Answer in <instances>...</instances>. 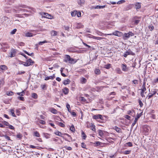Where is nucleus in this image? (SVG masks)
I'll use <instances>...</instances> for the list:
<instances>
[{
	"label": "nucleus",
	"instance_id": "38",
	"mask_svg": "<svg viewBox=\"0 0 158 158\" xmlns=\"http://www.w3.org/2000/svg\"><path fill=\"white\" fill-rule=\"evenodd\" d=\"M55 134L58 135L60 136H62V135H63V134L61 133L60 132L57 131L55 132Z\"/></svg>",
	"mask_w": 158,
	"mask_h": 158
},
{
	"label": "nucleus",
	"instance_id": "11",
	"mask_svg": "<svg viewBox=\"0 0 158 158\" xmlns=\"http://www.w3.org/2000/svg\"><path fill=\"white\" fill-rule=\"evenodd\" d=\"M139 117H140L139 115L138 114L136 116V117L135 118V120L134 122L132 124V126L133 127L134 126L136 122H137V120H138V119L139 118Z\"/></svg>",
	"mask_w": 158,
	"mask_h": 158
},
{
	"label": "nucleus",
	"instance_id": "16",
	"mask_svg": "<svg viewBox=\"0 0 158 158\" xmlns=\"http://www.w3.org/2000/svg\"><path fill=\"white\" fill-rule=\"evenodd\" d=\"M94 124L92 123H90L89 122H87L86 123V127L88 128H90L92 127L93 126V125Z\"/></svg>",
	"mask_w": 158,
	"mask_h": 158
},
{
	"label": "nucleus",
	"instance_id": "51",
	"mask_svg": "<svg viewBox=\"0 0 158 158\" xmlns=\"http://www.w3.org/2000/svg\"><path fill=\"white\" fill-rule=\"evenodd\" d=\"M93 118L95 119H97L99 118H98V114L97 115H94L93 117Z\"/></svg>",
	"mask_w": 158,
	"mask_h": 158
},
{
	"label": "nucleus",
	"instance_id": "1",
	"mask_svg": "<svg viewBox=\"0 0 158 158\" xmlns=\"http://www.w3.org/2000/svg\"><path fill=\"white\" fill-rule=\"evenodd\" d=\"M64 61L66 63L68 62L70 64H74L76 62L75 59L71 58L69 55H65Z\"/></svg>",
	"mask_w": 158,
	"mask_h": 158
},
{
	"label": "nucleus",
	"instance_id": "12",
	"mask_svg": "<svg viewBox=\"0 0 158 158\" xmlns=\"http://www.w3.org/2000/svg\"><path fill=\"white\" fill-rule=\"evenodd\" d=\"M145 84L146 82L145 81H144L142 85V89H141V90L143 91V92H144L146 90V89L145 86Z\"/></svg>",
	"mask_w": 158,
	"mask_h": 158
},
{
	"label": "nucleus",
	"instance_id": "20",
	"mask_svg": "<svg viewBox=\"0 0 158 158\" xmlns=\"http://www.w3.org/2000/svg\"><path fill=\"white\" fill-rule=\"evenodd\" d=\"M0 68L3 70H5L7 69V67L5 65H2L0 66Z\"/></svg>",
	"mask_w": 158,
	"mask_h": 158
},
{
	"label": "nucleus",
	"instance_id": "46",
	"mask_svg": "<svg viewBox=\"0 0 158 158\" xmlns=\"http://www.w3.org/2000/svg\"><path fill=\"white\" fill-rule=\"evenodd\" d=\"M115 129L116 131L118 132H119L121 131V129L117 127H115Z\"/></svg>",
	"mask_w": 158,
	"mask_h": 158
},
{
	"label": "nucleus",
	"instance_id": "5",
	"mask_svg": "<svg viewBox=\"0 0 158 158\" xmlns=\"http://www.w3.org/2000/svg\"><path fill=\"white\" fill-rule=\"evenodd\" d=\"M156 92L155 90H154L153 91L152 90L151 92V93H149L148 95L147 96L146 98H148V99H149L151 98L152 97L153 95H155L156 94Z\"/></svg>",
	"mask_w": 158,
	"mask_h": 158
},
{
	"label": "nucleus",
	"instance_id": "24",
	"mask_svg": "<svg viewBox=\"0 0 158 158\" xmlns=\"http://www.w3.org/2000/svg\"><path fill=\"white\" fill-rule=\"evenodd\" d=\"M57 31H52L51 32V34L52 36H54L57 35Z\"/></svg>",
	"mask_w": 158,
	"mask_h": 158
},
{
	"label": "nucleus",
	"instance_id": "9",
	"mask_svg": "<svg viewBox=\"0 0 158 158\" xmlns=\"http://www.w3.org/2000/svg\"><path fill=\"white\" fill-rule=\"evenodd\" d=\"M55 78V76L54 74H53L52 76H47L45 77V80L47 81L49 79L53 80Z\"/></svg>",
	"mask_w": 158,
	"mask_h": 158
},
{
	"label": "nucleus",
	"instance_id": "22",
	"mask_svg": "<svg viewBox=\"0 0 158 158\" xmlns=\"http://www.w3.org/2000/svg\"><path fill=\"white\" fill-rule=\"evenodd\" d=\"M2 46H3L4 48H8L9 47V46L6 43H3L1 44Z\"/></svg>",
	"mask_w": 158,
	"mask_h": 158
},
{
	"label": "nucleus",
	"instance_id": "34",
	"mask_svg": "<svg viewBox=\"0 0 158 158\" xmlns=\"http://www.w3.org/2000/svg\"><path fill=\"white\" fill-rule=\"evenodd\" d=\"M25 94V93L24 91H23L21 92L17 93V94L19 96H23Z\"/></svg>",
	"mask_w": 158,
	"mask_h": 158
},
{
	"label": "nucleus",
	"instance_id": "26",
	"mask_svg": "<svg viewBox=\"0 0 158 158\" xmlns=\"http://www.w3.org/2000/svg\"><path fill=\"white\" fill-rule=\"evenodd\" d=\"M10 111L11 115L14 117H16V116L15 115V113H14V110L13 109H11L10 110Z\"/></svg>",
	"mask_w": 158,
	"mask_h": 158
},
{
	"label": "nucleus",
	"instance_id": "54",
	"mask_svg": "<svg viewBox=\"0 0 158 158\" xmlns=\"http://www.w3.org/2000/svg\"><path fill=\"white\" fill-rule=\"evenodd\" d=\"M39 122L42 124H45V122L44 120H40Z\"/></svg>",
	"mask_w": 158,
	"mask_h": 158
},
{
	"label": "nucleus",
	"instance_id": "36",
	"mask_svg": "<svg viewBox=\"0 0 158 158\" xmlns=\"http://www.w3.org/2000/svg\"><path fill=\"white\" fill-rule=\"evenodd\" d=\"M66 107L68 109V111L69 112H71V110L70 109V106L69 104H67L66 105Z\"/></svg>",
	"mask_w": 158,
	"mask_h": 158
},
{
	"label": "nucleus",
	"instance_id": "27",
	"mask_svg": "<svg viewBox=\"0 0 158 158\" xmlns=\"http://www.w3.org/2000/svg\"><path fill=\"white\" fill-rule=\"evenodd\" d=\"M99 135L101 137L104 135V133L103 131L101 130H99L98 131Z\"/></svg>",
	"mask_w": 158,
	"mask_h": 158
},
{
	"label": "nucleus",
	"instance_id": "13",
	"mask_svg": "<svg viewBox=\"0 0 158 158\" xmlns=\"http://www.w3.org/2000/svg\"><path fill=\"white\" fill-rule=\"evenodd\" d=\"M63 92L65 94H68L69 92V89L67 87H65L63 89Z\"/></svg>",
	"mask_w": 158,
	"mask_h": 158
},
{
	"label": "nucleus",
	"instance_id": "45",
	"mask_svg": "<svg viewBox=\"0 0 158 158\" xmlns=\"http://www.w3.org/2000/svg\"><path fill=\"white\" fill-rule=\"evenodd\" d=\"M22 137L23 136L22 135L20 134H19L16 135V137L17 138H19V139H21Z\"/></svg>",
	"mask_w": 158,
	"mask_h": 158
},
{
	"label": "nucleus",
	"instance_id": "30",
	"mask_svg": "<svg viewBox=\"0 0 158 158\" xmlns=\"http://www.w3.org/2000/svg\"><path fill=\"white\" fill-rule=\"evenodd\" d=\"M86 81V79L84 77H82L81 79V82L82 83H85Z\"/></svg>",
	"mask_w": 158,
	"mask_h": 158
},
{
	"label": "nucleus",
	"instance_id": "64",
	"mask_svg": "<svg viewBox=\"0 0 158 158\" xmlns=\"http://www.w3.org/2000/svg\"><path fill=\"white\" fill-rule=\"evenodd\" d=\"M46 85L45 84H43L41 85V87L43 89H45L46 88Z\"/></svg>",
	"mask_w": 158,
	"mask_h": 158
},
{
	"label": "nucleus",
	"instance_id": "55",
	"mask_svg": "<svg viewBox=\"0 0 158 158\" xmlns=\"http://www.w3.org/2000/svg\"><path fill=\"white\" fill-rule=\"evenodd\" d=\"M4 137L5 138V139H7L8 140H10V137L7 136V135H5L4 136Z\"/></svg>",
	"mask_w": 158,
	"mask_h": 158
},
{
	"label": "nucleus",
	"instance_id": "50",
	"mask_svg": "<svg viewBox=\"0 0 158 158\" xmlns=\"http://www.w3.org/2000/svg\"><path fill=\"white\" fill-rule=\"evenodd\" d=\"M139 103L140 107H142L143 105V104L142 101L140 100H139Z\"/></svg>",
	"mask_w": 158,
	"mask_h": 158
},
{
	"label": "nucleus",
	"instance_id": "2",
	"mask_svg": "<svg viewBox=\"0 0 158 158\" xmlns=\"http://www.w3.org/2000/svg\"><path fill=\"white\" fill-rule=\"evenodd\" d=\"M128 55L134 56L135 55V53L133 52L131 49H129L124 53L123 56L125 57H126Z\"/></svg>",
	"mask_w": 158,
	"mask_h": 158
},
{
	"label": "nucleus",
	"instance_id": "58",
	"mask_svg": "<svg viewBox=\"0 0 158 158\" xmlns=\"http://www.w3.org/2000/svg\"><path fill=\"white\" fill-rule=\"evenodd\" d=\"M16 114L18 116L20 114V111L18 110H16Z\"/></svg>",
	"mask_w": 158,
	"mask_h": 158
},
{
	"label": "nucleus",
	"instance_id": "42",
	"mask_svg": "<svg viewBox=\"0 0 158 158\" xmlns=\"http://www.w3.org/2000/svg\"><path fill=\"white\" fill-rule=\"evenodd\" d=\"M125 2V0H121L119 1H118L117 2V4H120L122 3H124Z\"/></svg>",
	"mask_w": 158,
	"mask_h": 158
},
{
	"label": "nucleus",
	"instance_id": "7",
	"mask_svg": "<svg viewBox=\"0 0 158 158\" xmlns=\"http://www.w3.org/2000/svg\"><path fill=\"white\" fill-rule=\"evenodd\" d=\"M42 17L49 19H51L52 17L50 15L45 13H43V14H42Z\"/></svg>",
	"mask_w": 158,
	"mask_h": 158
},
{
	"label": "nucleus",
	"instance_id": "40",
	"mask_svg": "<svg viewBox=\"0 0 158 158\" xmlns=\"http://www.w3.org/2000/svg\"><path fill=\"white\" fill-rule=\"evenodd\" d=\"M110 66L111 64H108L105 65V68L106 69H108L110 67Z\"/></svg>",
	"mask_w": 158,
	"mask_h": 158
},
{
	"label": "nucleus",
	"instance_id": "43",
	"mask_svg": "<svg viewBox=\"0 0 158 158\" xmlns=\"http://www.w3.org/2000/svg\"><path fill=\"white\" fill-rule=\"evenodd\" d=\"M47 43V41L46 40H44L43 41H40V42L39 43V44H38L40 45H42L43 44H44V43Z\"/></svg>",
	"mask_w": 158,
	"mask_h": 158
},
{
	"label": "nucleus",
	"instance_id": "18",
	"mask_svg": "<svg viewBox=\"0 0 158 158\" xmlns=\"http://www.w3.org/2000/svg\"><path fill=\"white\" fill-rule=\"evenodd\" d=\"M33 135L38 137H40V135L39 133L37 131H35L34 132Z\"/></svg>",
	"mask_w": 158,
	"mask_h": 158
},
{
	"label": "nucleus",
	"instance_id": "61",
	"mask_svg": "<svg viewBox=\"0 0 158 158\" xmlns=\"http://www.w3.org/2000/svg\"><path fill=\"white\" fill-rule=\"evenodd\" d=\"M2 123L5 125L6 126H8L9 125V124L6 121L3 122Z\"/></svg>",
	"mask_w": 158,
	"mask_h": 158
},
{
	"label": "nucleus",
	"instance_id": "53",
	"mask_svg": "<svg viewBox=\"0 0 158 158\" xmlns=\"http://www.w3.org/2000/svg\"><path fill=\"white\" fill-rule=\"evenodd\" d=\"M84 26L81 23H78L77 26L78 28H82Z\"/></svg>",
	"mask_w": 158,
	"mask_h": 158
},
{
	"label": "nucleus",
	"instance_id": "19",
	"mask_svg": "<svg viewBox=\"0 0 158 158\" xmlns=\"http://www.w3.org/2000/svg\"><path fill=\"white\" fill-rule=\"evenodd\" d=\"M92 38L93 39H97V40H103V39H105V38H102V37H96V36H92Z\"/></svg>",
	"mask_w": 158,
	"mask_h": 158
},
{
	"label": "nucleus",
	"instance_id": "8",
	"mask_svg": "<svg viewBox=\"0 0 158 158\" xmlns=\"http://www.w3.org/2000/svg\"><path fill=\"white\" fill-rule=\"evenodd\" d=\"M26 62L27 63V65H28V66L32 65L34 63V62L31 59L27 60L26 61Z\"/></svg>",
	"mask_w": 158,
	"mask_h": 158
},
{
	"label": "nucleus",
	"instance_id": "63",
	"mask_svg": "<svg viewBox=\"0 0 158 158\" xmlns=\"http://www.w3.org/2000/svg\"><path fill=\"white\" fill-rule=\"evenodd\" d=\"M132 82L133 84L135 85H137L138 84V81L137 80H134L132 81Z\"/></svg>",
	"mask_w": 158,
	"mask_h": 158
},
{
	"label": "nucleus",
	"instance_id": "25",
	"mask_svg": "<svg viewBox=\"0 0 158 158\" xmlns=\"http://www.w3.org/2000/svg\"><path fill=\"white\" fill-rule=\"evenodd\" d=\"M105 5L103 6H97L94 7L95 9L103 8L105 7Z\"/></svg>",
	"mask_w": 158,
	"mask_h": 158
},
{
	"label": "nucleus",
	"instance_id": "52",
	"mask_svg": "<svg viewBox=\"0 0 158 158\" xmlns=\"http://www.w3.org/2000/svg\"><path fill=\"white\" fill-rule=\"evenodd\" d=\"M82 135H83V139H85L86 137V135L83 131L82 132Z\"/></svg>",
	"mask_w": 158,
	"mask_h": 158
},
{
	"label": "nucleus",
	"instance_id": "23",
	"mask_svg": "<svg viewBox=\"0 0 158 158\" xmlns=\"http://www.w3.org/2000/svg\"><path fill=\"white\" fill-rule=\"evenodd\" d=\"M85 2L84 0H79L78 1V3L79 5L82 6L84 4Z\"/></svg>",
	"mask_w": 158,
	"mask_h": 158
},
{
	"label": "nucleus",
	"instance_id": "47",
	"mask_svg": "<svg viewBox=\"0 0 158 158\" xmlns=\"http://www.w3.org/2000/svg\"><path fill=\"white\" fill-rule=\"evenodd\" d=\"M90 128L92 131H96L95 126L94 124H93V126H92V127Z\"/></svg>",
	"mask_w": 158,
	"mask_h": 158
},
{
	"label": "nucleus",
	"instance_id": "3",
	"mask_svg": "<svg viewBox=\"0 0 158 158\" xmlns=\"http://www.w3.org/2000/svg\"><path fill=\"white\" fill-rule=\"evenodd\" d=\"M122 33L121 32H120L118 31H116L115 32H113L112 34H106L104 35L105 36H107V35H115L117 36H120L122 35Z\"/></svg>",
	"mask_w": 158,
	"mask_h": 158
},
{
	"label": "nucleus",
	"instance_id": "60",
	"mask_svg": "<svg viewBox=\"0 0 158 158\" xmlns=\"http://www.w3.org/2000/svg\"><path fill=\"white\" fill-rule=\"evenodd\" d=\"M19 10V12L20 11H23V12H27V10H25V9H22V8H19V9H18Z\"/></svg>",
	"mask_w": 158,
	"mask_h": 158
},
{
	"label": "nucleus",
	"instance_id": "32",
	"mask_svg": "<svg viewBox=\"0 0 158 158\" xmlns=\"http://www.w3.org/2000/svg\"><path fill=\"white\" fill-rule=\"evenodd\" d=\"M32 97L36 99L38 98V95L36 94L35 93H33L32 94Z\"/></svg>",
	"mask_w": 158,
	"mask_h": 158
},
{
	"label": "nucleus",
	"instance_id": "4",
	"mask_svg": "<svg viewBox=\"0 0 158 158\" xmlns=\"http://www.w3.org/2000/svg\"><path fill=\"white\" fill-rule=\"evenodd\" d=\"M16 50L15 49H12L11 50L10 52L9 53V56L10 57H14L16 54Z\"/></svg>",
	"mask_w": 158,
	"mask_h": 158
},
{
	"label": "nucleus",
	"instance_id": "49",
	"mask_svg": "<svg viewBox=\"0 0 158 158\" xmlns=\"http://www.w3.org/2000/svg\"><path fill=\"white\" fill-rule=\"evenodd\" d=\"M133 22H134V24H135V25H137L139 23V20H136L135 21H133Z\"/></svg>",
	"mask_w": 158,
	"mask_h": 158
},
{
	"label": "nucleus",
	"instance_id": "29",
	"mask_svg": "<svg viewBox=\"0 0 158 158\" xmlns=\"http://www.w3.org/2000/svg\"><path fill=\"white\" fill-rule=\"evenodd\" d=\"M5 81L4 80L2 79L0 80V88L4 84Z\"/></svg>",
	"mask_w": 158,
	"mask_h": 158
},
{
	"label": "nucleus",
	"instance_id": "14",
	"mask_svg": "<svg viewBox=\"0 0 158 158\" xmlns=\"http://www.w3.org/2000/svg\"><path fill=\"white\" fill-rule=\"evenodd\" d=\"M27 6L24 5H19V6H16L15 7V9H19L20 8V7L22 8H26Z\"/></svg>",
	"mask_w": 158,
	"mask_h": 158
},
{
	"label": "nucleus",
	"instance_id": "44",
	"mask_svg": "<svg viewBox=\"0 0 158 158\" xmlns=\"http://www.w3.org/2000/svg\"><path fill=\"white\" fill-rule=\"evenodd\" d=\"M7 94L8 96H12L14 95V93L12 91H10L7 92Z\"/></svg>",
	"mask_w": 158,
	"mask_h": 158
},
{
	"label": "nucleus",
	"instance_id": "15",
	"mask_svg": "<svg viewBox=\"0 0 158 158\" xmlns=\"http://www.w3.org/2000/svg\"><path fill=\"white\" fill-rule=\"evenodd\" d=\"M71 81L69 79H67L66 80H64L63 82V84L65 85L69 84Z\"/></svg>",
	"mask_w": 158,
	"mask_h": 158
},
{
	"label": "nucleus",
	"instance_id": "10",
	"mask_svg": "<svg viewBox=\"0 0 158 158\" xmlns=\"http://www.w3.org/2000/svg\"><path fill=\"white\" fill-rule=\"evenodd\" d=\"M122 70L124 72H127L128 70V69L127 67L126 64H122Z\"/></svg>",
	"mask_w": 158,
	"mask_h": 158
},
{
	"label": "nucleus",
	"instance_id": "37",
	"mask_svg": "<svg viewBox=\"0 0 158 158\" xmlns=\"http://www.w3.org/2000/svg\"><path fill=\"white\" fill-rule=\"evenodd\" d=\"M77 11H74L71 13L72 16L73 17L77 15Z\"/></svg>",
	"mask_w": 158,
	"mask_h": 158
},
{
	"label": "nucleus",
	"instance_id": "28",
	"mask_svg": "<svg viewBox=\"0 0 158 158\" xmlns=\"http://www.w3.org/2000/svg\"><path fill=\"white\" fill-rule=\"evenodd\" d=\"M116 72L118 74H121L122 73V71L121 70V69L119 68H117L115 69Z\"/></svg>",
	"mask_w": 158,
	"mask_h": 158
},
{
	"label": "nucleus",
	"instance_id": "48",
	"mask_svg": "<svg viewBox=\"0 0 158 158\" xmlns=\"http://www.w3.org/2000/svg\"><path fill=\"white\" fill-rule=\"evenodd\" d=\"M58 125L62 127H65V125L63 123H61V122H59V123H58Z\"/></svg>",
	"mask_w": 158,
	"mask_h": 158
},
{
	"label": "nucleus",
	"instance_id": "17",
	"mask_svg": "<svg viewBox=\"0 0 158 158\" xmlns=\"http://www.w3.org/2000/svg\"><path fill=\"white\" fill-rule=\"evenodd\" d=\"M43 134L44 137L47 139H48L50 137V134H48L47 133H43Z\"/></svg>",
	"mask_w": 158,
	"mask_h": 158
},
{
	"label": "nucleus",
	"instance_id": "59",
	"mask_svg": "<svg viewBox=\"0 0 158 158\" xmlns=\"http://www.w3.org/2000/svg\"><path fill=\"white\" fill-rule=\"evenodd\" d=\"M130 151H126L124 152L123 153L125 154H128L130 153Z\"/></svg>",
	"mask_w": 158,
	"mask_h": 158
},
{
	"label": "nucleus",
	"instance_id": "21",
	"mask_svg": "<svg viewBox=\"0 0 158 158\" xmlns=\"http://www.w3.org/2000/svg\"><path fill=\"white\" fill-rule=\"evenodd\" d=\"M135 7L136 9H139L141 7V4L139 3H136L135 4Z\"/></svg>",
	"mask_w": 158,
	"mask_h": 158
},
{
	"label": "nucleus",
	"instance_id": "6",
	"mask_svg": "<svg viewBox=\"0 0 158 158\" xmlns=\"http://www.w3.org/2000/svg\"><path fill=\"white\" fill-rule=\"evenodd\" d=\"M134 35V34L131 32L128 33H125L124 34V37L126 38H128L131 36H133Z\"/></svg>",
	"mask_w": 158,
	"mask_h": 158
},
{
	"label": "nucleus",
	"instance_id": "33",
	"mask_svg": "<svg viewBox=\"0 0 158 158\" xmlns=\"http://www.w3.org/2000/svg\"><path fill=\"white\" fill-rule=\"evenodd\" d=\"M95 73L96 74H99L100 73V71L98 69H95L94 71Z\"/></svg>",
	"mask_w": 158,
	"mask_h": 158
},
{
	"label": "nucleus",
	"instance_id": "31",
	"mask_svg": "<svg viewBox=\"0 0 158 158\" xmlns=\"http://www.w3.org/2000/svg\"><path fill=\"white\" fill-rule=\"evenodd\" d=\"M26 35L27 37H32L33 36V33L30 32H27L26 33Z\"/></svg>",
	"mask_w": 158,
	"mask_h": 158
},
{
	"label": "nucleus",
	"instance_id": "35",
	"mask_svg": "<svg viewBox=\"0 0 158 158\" xmlns=\"http://www.w3.org/2000/svg\"><path fill=\"white\" fill-rule=\"evenodd\" d=\"M57 111V110L53 108H52L51 109V112L54 114H56Z\"/></svg>",
	"mask_w": 158,
	"mask_h": 158
},
{
	"label": "nucleus",
	"instance_id": "39",
	"mask_svg": "<svg viewBox=\"0 0 158 158\" xmlns=\"http://www.w3.org/2000/svg\"><path fill=\"white\" fill-rule=\"evenodd\" d=\"M70 130L73 132H74L75 131V127L73 125L70 127Z\"/></svg>",
	"mask_w": 158,
	"mask_h": 158
},
{
	"label": "nucleus",
	"instance_id": "56",
	"mask_svg": "<svg viewBox=\"0 0 158 158\" xmlns=\"http://www.w3.org/2000/svg\"><path fill=\"white\" fill-rule=\"evenodd\" d=\"M17 31V29H13L10 32V34H14L15 33L16 31Z\"/></svg>",
	"mask_w": 158,
	"mask_h": 158
},
{
	"label": "nucleus",
	"instance_id": "62",
	"mask_svg": "<svg viewBox=\"0 0 158 158\" xmlns=\"http://www.w3.org/2000/svg\"><path fill=\"white\" fill-rule=\"evenodd\" d=\"M81 147L84 148H86V145H85L84 143H81Z\"/></svg>",
	"mask_w": 158,
	"mask_h": 158
},
{
	"label": "nucleus",
	"instance_id": "57",
	"mask_svg": "<svg viewBox=\"0 0 158 158\" xmlns=\"http://www.w3.org/2000/svg\"><path fill=\"white\" fill-rule=\"evenodd\" d=\"M18 99L19 100H20L21 101H24V98L23 97H21V96H19L18 97Z\"/></svg>",
	"mask_w": 158,
	"mask_h": 158
},
{
	"label": "nucleus",
	"instance_id": "41",
	"mask_svg": "<svg viewBox=\"0 0 158 158\" xmlns=\"http://www.w3.org/2000/svg\"><path fill=\"white\" fill-rule=\"evenodd\" d=\"M64 148H65L66 149L68 150L69 151L71 150H72V148L71 147H68L67 146H65L64 147Z\"/></svg>",
	"mask_w": 158,
	"mask_h": 158
}]
</instances>
